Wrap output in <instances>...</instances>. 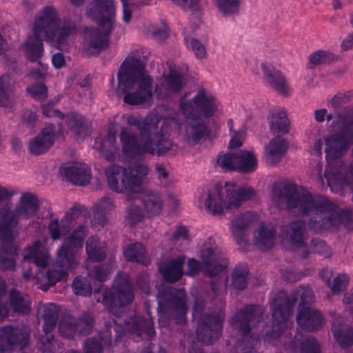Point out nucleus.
Returning a JSON list of instances; mask_svg holds the SVG:
<instances>
[{
	"instance_id": "nucleus-21",
	"label": "nucleus",
	"mask_w": 353,
	"mask_h": 353,
	"mask_svg": "<svg viewBox=\"0 0 353 353\" xmlns=\"http://www.w3.org/2000/svg\"><path fill=\"white\" fill-rule=\"evenodd\" d=\"M79 247H74L64 241L63 245L57 250L55 266L54 269L65 280L69 271L77 265L76 251Z\"/></svg>"
},
{
	"instance_id": "nucleus-50",
	"label": "nucleus",
	"mask_w": 353,
	"mask_h": 353,
	"mask_svg": "<svg viewBox=\"0 0 353 353\" xmlns=\"http://www.w3.org/2000/svg\"><path fill=\"white\" fill-rule=\"evenodd\" d=\"M123 168L118 165H112L105 169V173L108 186L115 192L119 188V183H121V178L124 176Z\"/></svg>"
},
{
	"instance_id": "nucleus-20",
	"label": "nucleus",
	"mask_w": 353,
	"mask_h": 353,
	"mask_svg": "<svg viewBox=\"0 0 353 353\" xmlns=\"http://www.w3.org/2000/svg\"><path fill=\"white\" fill-rule=\"evenodd\" d=\"M30 332L23 325L15 327L6 325L0 328V340L6 343L11 349H23L28 345Z\"/></svg>"
},
{
	"instance_id": "nucleus-48",
	"label": "nucleus",
	"mask_w": 353,
	"mask_h": 353,
	"mask_svg": "<svg viewBox=\"0 0 353 353\" xmlns=\"http://www.w3.org/2000/svg\"><path fill=\"white\" fill-rule=\"evenodd\" d=\"M94 324L95 316L93 312L90 311L83 312L79 318H77L76 326L78 335L85 336L91 334L94 330Z\"/></svg>"
},
{
	"instance_id": "nucleus-9",
	"label": "nucleus",
	"mask_w": 353,
	"mask_h": 353,
	"mask_svg": "<svg viewBox=\"0 0 353 353\" xmlns=\"http://www.w3.org/2000/svg\"><path fill=\"white\" fill-rule=\"evenodd\" d=\"M339 132L325 138L326 158L330 163H335L347 152L353 143V112L343 110L336 116Z\"/></svg>"
},
{
	"instance_id": "nucleus-26",
	"label": "nucleus",
	"mask_w": 353,
	"mask_h": 353,
	"mask_svg": "<svg viewBox=\"0 0 353 353\" xmlns=\"http://www.w3.org/2000/svg\"><path fill=\"white\" fill-rule=\"evenodd\" d=\"M54 139V126L52 124L48 125L37 137L30 141L29 152L34 155L43 154L53 145Z\"/></svg>"
},
{
	"instance_id": "nucleus-40",
	"label": "nucleus",
	"mask_w": 353,
	"mask_h": 353,
	"mask_svg": "<svg viewBox=\"0 0 353 353\" xmlns=\"http://www.w3.org/2000/svg\"><path fill=\"white\" fill-rule=\"evenodd\" d=\"M14 81L9 76L0 77V105L10 107L14 103Z\"/></svg>"
},
{
	"instance_id": "nucleus-22",
	"label": "nucleus",
	"mask_w": 353,
	"mask_h": 353,
	"mask_svg": "<svg viewBox=\"0 0 353 353\" xmlns=\"http://www.w3.org/2000/svg\"><path fill=\"white\" fill-rule=\"evenodd\" d=\"M60 172L68 181L77 185H85L91 179L90 168L81 163H64L60 168Z\"/></svg>"
},
{
	"instance_id": "nucleus-31",
	"label": "nucleus",
	"mask_w": 353,
	"mask_h": 353,
	"mask_svg": "<svg viewBox=\"0 0 353 353\" xmlns=\"http://www.w3.org/2000/svg\"><path fill=\"white\" fill-rule=\"evenodd\" d=\"M25 261H32L39 268H46L50 262L48 251L44 248L42 243L37 241L32 246L24 250Z\"/></svg>"
},
{
	"instance_id": "nucleus-54",
	"label": "nucleus",
	"mask_w": 353,
	"mask_h": 353,
	"mask_svg": "<svg viewBox=\"0 0 353 353\" xmlns=\"http://www.w3.org/2000/svg\"><path fill=\"white\" fill-rule=\"evenodd\" d=\"M130 173L131 177L132 178L134 183H135L138 190L143 183L145 176L150 172L149 168L143 163H137L128 169Z\"/></svg>"
},
{
	"instance_id": "nucleus-62",
	"label": "nucleus",
	"mask_w": 353,
	"mask_h": 353,
	"mask_svg": "<svg viewBox=\"0 0 353 353\" xmlns=\"http://www.w3.org/2000/svg\"><path fill=\"white\" fill-rule=\"evenodd\" d=\"M92 212L90 225L92 228L99 229L104 228L108 224L109 219L105 213L94 206L92 208Z\"/></svg>"
},
{
	"instance_id": "nucleus-49",
	"label": "nucleus",
	"mask_w": 353,
	"mask_h": 353,
	"mask_svg": "<svg viewBox=\"0 0 353 353\" xmlns=\"http://www.w3.org/2000/svg\"><path fill=\"white\" fill-rule=\"evenodd\" d=\"M116 135L110 132L101 143V151L108 160H113L119 154V147L116 143Z\"/></svg>"
},
{
	"instance_id": "nucleus-36",
	"label": "nucleus",
	"mask_w": 353,
	"mask_h": 353,
	"mask_svg": "<svg viewBox=\"0 0 353 353\" xmlns=\"http://www.w3.org/2000/svg\"><path fill=\"white\" fill-rule=\"evenodd\" d=\"M85 249L88 259L92 262L101 261L106 256V247L97 236L87 239Z\"/></svg>"
},
{
	"instance_id": "nucleus-24",
	"label": "nucleus",
	"mask_w": 353,
	"mask_h": 353,
	"mask_svg": "<svg viewBox=\"0 0 353 353\" xmlns=\"http://www.w3.org/2000/svg\"><path fill=\"white\" fill-rule=\"evenodd\" d=\"M296 322L303 330L314 332L320 330L324 324L323 315L312 307L299 308Z\"/></svg>"
},
{
	"instance_id": "nucleus-19",
	"label": "nucleus",
	"mask_w": 353,
	"mask_h": 353,
	"mask_svg": "<svg viewBox=\"0 0 353 353\" xmlns=\"http://www.w3.org/2000/svg\"><path fill=\"white\" fill-rule=\"evenodd\" d=\"M201 256L204 271L209 276H216L223 271L225 265L218 261L221 256V251L211 237L203 244Z\"/></svg>"
},
{
	"instance_id": "nucleus-64",
	"label": "nucleus",
	"mask_w": 353,
	"mask_h": 353,
	"mask_svg": "<svg viewBox=\"0 0 353 353\" xmlns=\"http://www.w3.org/2000/svg\"><path fill=\"white\" fill-rule=\"evenodd\" d=\"M348 282V276L346 274H339L333 279L332 283H329V287L334 294H337L346 289Z\"/></svg>"
},
{
	"instance_id": "nucleus-2",
	"label": "nucleus",
	"mask_w": 353,
	"mask_h": 353,
	"mask_svg": "<svg viewBox=\"0 0 353 353\" xmlns=\"http://www.w3.org/2000/svg\"><path fill=\"white\" fill-rule=\"evenodd\" d=\"M128 127L122 128L119 137L124 155L134 157L144 153L161 156L170 151L173 142L168 137L170 120L157 116L128 114L123 116Z\"/></svg>"
},
{
	"instance_id": "nucleus-51",
	"label": "nucleus",
	"mask_w": 353,
	"mask_h": 353,
	"mask_svg": "<svg viewBox=\"0 0 353 353\" xmlns=\"http://www.w3.org/2000/svg\"><path fill=\"white\" fill-rule=\"evenodd\" d=\"M76 321L77 318L74 316L70 315L63 316L58 326L59 334L63 337L73 339L76 334H78Z\"/></svg>"
},
{
	"instance_id": "nucleus-16",
	"label": "nucleus",
	"mask_w": 353,
	"mask_h": 353,
	"mask_svg": "<svg viewBox=\"0 0 353 353\" xmlns=\"http://www.w3.org/2000/svg\"><path fill=\"white\" fill-rule=\"evenodd\" d=\"M97 27L85 28L83 30V50L88 55L95 54L105 48L109 43V37L114 29L110 31L104 29L101 25Z\"/></svg>"
},
{
	"instance_id": "nucleus-15",
	"label": "nucleus",
	"mask_w": 353,
	"mask_h": 353,
	"mask_svg": "<svg viewBox=\"0 0 353 353\" xmlns=\"http://www.w3.org/2000/svg\"><path fill=\"white\" fill-rule=\"evenodd\" d=\"M15 228H6L5 234L0 232V268L4 270H13L16 267L17 247L14 244V240L18 236L19 232Z\"/></svg>"
},
{
	"instance_id": "nucleus-38",
	"label": "nucleus",
	"mask_w": 353,
	"mask_h": 353,
	"mask_svg": "<svg viewBox=\"0 0 353 353\" xmlns=\"http://www.w3.org/2000/svg\"><path fill=\"white\" fill-rule=\"evenodd\" d=\"M44 321L43 330L50 333L55 327L59 314V308L53 303L44 305L39 312Z\"/></svg>"
},
{
	"instance_id": "nucleus-8",
	"label": "nucleus",
	"mask_w": 353,
	"mask_h": 353,
	"mask_svg": "<svg viewBox=\"0 0 353 353\" xmlns=\"http://www.w3.org/2000/svg\"><path fill=\"white\" fill-rule=\"evenodd\" d=\"M93 298L117 317L121 316L123 308L130 304L134 299L128 276L124 273L119 274L111 288L95 290Z\"/></svg>"
},
{
	"instance_id": "nucleus-37",
	"label": "nucleus",
	"mask_w": 353,
	"mask_h": 353,
	"mask_svg": "<svg viewBox=\"0 0 353 353\" xmlns=\"http://www.w3.org/2000/svg\"><path fill=\"white\" fill-rule=\"evenodd\" d=\"M142 203L150 216L161 214L163 207L162 196L157 192H148L142 197Z\"/></svg>"
},
{
	"instance_id": "nucleus-27",
	"label": "nucleus",
	"mask_w": 353,
	"mask_h": 353,
	"mask_svg": "<svg viewBox=\"0 0 353 353\" xmlns=\"http://www.w3.org/2000/svg\"><path fill=\"white\" fill-rule=\"evenodd\" d=\"M262 70L267 82L276 92L282 96L288 95L290 87L286 77L280 70L266 64L262 65Z\"/></svg>"
},
{
	"instance_id": "nucleus-42",
	"label": "nucleus",
	"mask_w": 353,
	"mask_h": 353,
	"mask_svg": "<svg viewBox=\"0 0 353 353\" xmlns=\"http://www.w3.org/2000/svg\"><path fill=\"white\" fill-rule=\"evenodd\" d=\"M237 170L243 173H250L255 170L257 159L252 152L241 150L236 152Z\"/></svg>"
},
{
	"instance_id": "nucleus-32",
	"label": "nucleus",
	"mask_w": 353,
	"mask_h": 353,
	"mask_svg": "<svg viewBox=\"0 0 353 353\" xmlns=\"http://www.w3.org/2000/svg\"><path fill=\"white\" fill-rule=\"evenodd\" d=\"M185 85V80L176 65H170V71L168 76L162 79L160 85L157 86V91L162 92L163 90L168 92H176L180 90Z\"/></svg>"
},
{
	"instance_id": "nucleus-12",
	"label": "nucleus",
	"mask_w": 353,
	"mask_h": 353,
	"mask_svg": "<svg viewBox=\"0 0 353 353\" xmlns=\"http://www.w3.org/2000/svg\"><path fill=\"white\" fill-rule=\"evenodd\" d=\"M190 95V92H186L180 99V107L185 117H198V114L209 117L216 111L214 97L202 87L191 100H188Z\"/></svg>"
},
{
	"instance_id": "nucleus-45",
	"label": "nucleus",
	"mask_w": 353,
	"mask_h": 353,
	"mask_svg": "<svg viewBox=\"0 0 353 353\" xmlns=\"http://www.w3.org/2000/svg\"><path fill=\"white\" fill-rule=\"evenodd\" d=\"M88 216L89 213L83 205L75 204L67 210L64 216L61 219L65 224L63 228L69 227L72 230L75 226V223L81 219L88 218Z\"/></svg>"
},
{
	"instance_id": "nucleus-60",
	"label": "nucleus",
	"mask_w": 353,
	"mask_h": 353,
	"mask_svg": "<svg viewBox=\"0 0 353 353\" xmlns=\"http://www.w3.org/2000/svg\"><path fill=\"white\" fill-rule=\"evenodd\" d=\"M219 10L224 15H231L239 12L240 0H216Z\"/></svg>"
},
{
	"instance_id": "nucleus-55",
	"label": "nucleus",
	"mask_w": 353,
	"mask_h": 353,
	"mask_svg": "<svg viewBox=\"0 0 353 353\" xmlns=\"http://www.w3.org/2000/svg\"><path fill=\"white\" fill-rule=\"evenodd\" d=\"M39 340V349L43 353H59L61 349L60 344L56 341L50 333L45 332Z\"/></svg>"
},
{
	"instance_id": "nucleus-3",
	"label": "nucleus",
	"mask_w": 353,
	"mask_h": 353,
	"mask_svg": "<svg viewBox=\"0 0 353 353\" xmlns=\"http://www.w3.org/2000/svg\"><path fill=\"white\" fill-rule=\"evenodd\" d=\"M72 23H61L57 11L53 6H46L34 17L33 36L28 38L25 51L28 59L37 61L43 54V40L52 43L63 45L69 36L75 32Z\"/></svg>"
},
{
	"instance_id": "nucleus-47",
	"label": "nucleus",
	"mask_w": 353,
	"mask_h": 353,
	"mask_svg": "<svg viewBox=\"0 0 353 353\" xmlns=\"http://www.w3.org/2000/svg\"><path fill=\"white\" fill-rule=\"evenodd\" d=\"M125 259L128 261L137 262L146 264L148 259L145 256V250L140 243H136L128 246L123 250Z\"/></svg>"
},
{
	"instance_id": "nucleus-7",
	"label": "nucleus",
	"mask_w": 353,
	"mask_h": 353,
	"mask_svg": "<svg viewBox=\"0 0 353 353\" xmlns=\"http://www.w3.org/2000/svg\"><path fill=\"white\" fill-rule=\"evenodd\" d=\"M256 191L251 187H240L235 183L226 182L223 186L216 184L210 189L205 202L206 210L214 215H221L226 209L240 207L244 201L254 198Z\"/></svg>"
},
{
	"instance_id": "nucleus-11",
	"label": "nucleus",
	"mask_w": 353,
	"mask_h": 353,
	"mask_svg": "<svg viewBox=\"0 0 353 353\" xmlns=\"http://www.w3.org/2000/svg\"><path fill=\"white\" fill-rule=\"evenodd\" d=\"M85 15L97 25L110 31L115 27L116 6L113 0H88Z\"/></svg>"
},
{
	"instance_id": "nucleus-13",
	"label": "nucleus",
	"mask_w": 353,
	"mask_h": 353,
	"mask_svg": "<svg viewBox=\"0 0 353 353\" xmlns=\"http://www.w3.org/2000/svg\"><path fill=\"white\" fill-rule=\"evenodd\" d=\"M159 307L164 313L179 318L185 314V292L183 288L163 287L158 293Z\"/></svg>"
},
{
	"instance_id": "nucleus-53",
	"label": "nucleus",
	"mask_w": 353,
	"mask_h": 353,
	"mask_svg": "<svg viewBox=\"0 0 353 353\" xmlns=\"http://www.w3.org/2000/svg\"><path fill=\"white\" fill-rule=\"evenodd\" d=\"M63 221L59 219H52L48 223L49 234L54 241L60 239L69 233L71 229L69 227L63 228Z\"/></svg>"
},
{
	"instance_id": "nucleus-23",
	"label": "nucleus",
	"mask_w": 353,
	"mask_h": 353,
	"mask_svg": "<svg viewBox=\"0 0 353 353\" xmlns=\"http://www.w3.org/2000/svg\"><path fill=\"white\" fill-rule=\"evenodd\" d=\"M13 195L12 191L0 186V232L5 234L6 228H16V214L10 210L9 200Z\"/></svg>"
},
{
	"instance_id": "nucleus-6",
	"label": "nucleus",
	"mask_w": 353,
	"mask_h": 353,
	"mask_svg": "<svg viewBox=\"0 0 353 353\" xmlns=\"http://www.w3.org/2000/svg\"><path fill=\"white\" fill-rule=\"evenodd\" d=\"M116 333V337H120L125 330L141 336L142 333L148 336L154 334L153 323L151 319H146L142 316H134L125 321V326L121 322L112 319L105 322V330L99 334L88 338L83 346L84 353H103V346L108 345L112 341V331Z\"/></svg>"
},
{
	"instance_id": "nucleus-35",
	"label": "nucleus",
	"mask_w": 353,
	"mask_h": 353,
	"mask_svg": "<svg viewBox=\"0 0 353 353\" xmlns=\"http://www.w3.org/2000/svg\"><path fill=\"white\" fill-rule=\"evenodd\" d=\"M184 261L183 256L169 261L162 268L163 278L169 282H176L179 280L184 274L183 269Z\"/></svg>"
},
{
	"instance_id": "nucleus-18",
	"label": "nucleus",
	"mask_w": 353,
	"mask_h": 353,
	"mask_svg": "<svg viewBox=\"0 0 353 353\" xmlns=\"http://www.w3.org/2000/svg\"><path fill=\"white\" fill-rule=\"evenodd\" d=\"M324 176L331 189L338 191L345 184H353V165L347 170L341 161H336L326 168Z\"/></svg>"
},
{
	"instance_id": "nucleus-52",
	"label": "nucleus",
	"mask_w": 353,
	"mask_h": 353,
	"mask_svg": "<svg viewBox=\"0 0 353 353\" xmlns=\"http://www.w3.org/2000/svg\"><path fill=\"white\" fill-rule=\"evenodd\" d=\"M37 277L41 288L43 290H47L49 287L54 285L58 281L65 280L55 269L49 270L45 274H38Z\"/></svg>"
},
{
	"instance_id": "nucleus-63",
	"label": "nucleus",
	"mask_w": 353,
	"mask_h": 353,
	"mask_svg": "<svg viewBox=\"0 0 353 353\" xmlns=\"http://www.w3.org/2000/svg\"><path fill=\"white\" fill-rule=\"evenodd\" d=\"M311 249L314 253L324 258H329L332 254V249L324 241L319 239H314L311 241Z\"/></svg>"
},
{
	"instance_id": "nucleus-41",
	"label": "nucleus",
	"mask_w": 353,
	"mask_h": 353,
	"mask_svg": "<svg viewBox=\"0 0 353 353\" xmlns=\"http://www.w3.org/2000/svg\"><path fill=\"white\" fill-rule=\"evenodd\" d=\"M290 122L284 111H278L272 114L270 119V128L274 133L284 135L290 131Z\"/></svg>"
},
{
	"instance_id": "nucleus-14",
	"label": "nucleus",
	"mask_w": 353,
	"mask_h": 353,
	"mask_svg": "<svg viewBox=\"0 0 353 353\" xmlns=\"http://www.w3.org/2000/svg\"><path fill=\"white\" fill-rule=\"evenodd\" d=\"M223 319L222 313L203 316L196 330L198 341L210 345L218 340L222 334Z\"/></svg>"
},
{
	"instance_id": "nucleus-46",
	"label": "nucleus",
	"mask_w": 353,
	"mask_h": 353,
	"mask_svg": "<svg viewBox=\"0 0 353 353\" xmlns=\"http://www.w3.org/2000/svg\"><path fill=\"white\" fill-rule=\"evenodd\" d=\"M10 304L14 312L28 314L30 311L28 296L14 289L10 292Z\"/></svg>"
},
{
	"instance_id": "nucleus-33",
	"label": "nucleus",
	"mask_w": 353,
	"mask_h": 353,
	"mask_svg": "<svg viewBox=\"0 0 353 353\" xmlns=\"http://www.w3.org/2000/svg\"><path fill=\"white\" fill-rule=\"evenodd\" d=\"M39 208V202L37 196L30 193H26L22 194L20 202L13 212L16 214L18 221L19 217L28 219L34 216Z\"/></svg>"
},
{
	"instance_id": "nucleus-57",
	"label": "nucleus",
	"mask_w": 353,
	"mask_h": 353,
	"mask_svg": "<svg viewBox=\"0 0 353 353\" xmlns=\"http://www.w3.org/2000/svg\"><path fill=\"white\" fill-rule=\"evenodd\" d=\"M124 176L121 178V183H119V188L117 193L136 194L139 190L131 177L129 170L126 168H123Z\"/></svg>"
},
{
	"instance_id": "nucleus-25",
	"label": "nucleus",
	"mask_w": 353,
	"mask_h": 353,
	"mask_svg": "<svg viewBox=\"0 0 353 353\" xmlns=\"http://www.w3.org/2000/svg\"><path fill=\"white\" fill-rule=\"evenodd\" d=\"M181 134L185 141L191 145L197 144L206 134V125L199 117H185Z\"/></svg>"
},
{
	"instance_id": "nucleus-59",
	"label": "nucleus",
	"mask_w": 353,
	"mask_h": 353,
	"mask_svg": "<svg viewBox=\"0 0 353 353\" xmlns=\"http://www.w3.org/2000/svg\"><path fill=\"white\" fill-rule=\"evenodd\" d=\"M217 164L225 171L237 170L236 153L219 154Z\"/></svg>"
},
{
	"instance_id": "nucleus-34",
	"label": "nucleus",
	"mask_w": 353,
	"mask_h": 353,
	"mask_svg": "<svg viewBox=\"0 0 353 353\" xmlns=\"http://www.w3.org/2000/svg\"><path fill=\"white\" fill-rule=\"evenodd\" d=\"M69 130L78 138H84L90 133V122L83 116L71 112L66 116Z\"/></svg>"
},
{
	"instance_id": "nucleus-39",
	"label": "nucleus",
	"mask_w": 353,
	"mask_h": 353,
	"mask_svg": "<svg viewBox=\"0 0 353 353\" xmlns=\"http://www.w3.org/2000/svg\"><path fill=\"white\" fill-rule=\"evenodd\" d=\"M281 292L284 293L288 299H294L295 301H296V300H297L296 296H299L301 299L299 308H303V307H310L309 305L311 304L314 300V294L312 290L307 286L299 287L297 288V290L295 291V292L292 293L290 296H288L285 292L281 291L276 294L272 303H271V310L272 311V305L274 304L275 299L276 298L277 295ZM294 303H296V302H294ZM294 304L295 303H294L292 307L291 314L290 315V317L292 314V310H293V307H294Z\"/></svg>"
},
{
	"instance_id": "nucleus-30",
	"label": "nucleus",
	"mask_w": 353,
	"mask_h": 353,
	"mask_svg": "<svg viewBox=\"0 0 353 353\" xmlns=\"http://www.w3.org/2000/svg\"><path fill=\"white\" fill-rule=\"evenodd\" d=\"M256 219V216L250 212H246L236 216L232 221V232L239 243H247V229Z\"/></svg>"
},
{
	"instance_id": "nucleus-61",
	"label": "nucleus",
	"mask_w": 353,
	"mask_h": 353,
	"mask_svg": "<svg viewBox=\"0 0 353 353\" xmlns=\"http://www.w3.org/2000/svg\"><path fill=\"white\" fill-rule=\"evenodd\" d=\"M334 59V55L328 52L323 50H318L310 56L309 64L310 68L315 65L330 63Z\"/></svg>"
},
{
	"instance_id": "nucleus-58",
	"label": "nucleus",
	"mask_w": 353,
	"mask_h": 353,
	"mask_svg": "<svg viewBox=\"0 0 353 353\" xmlns=\"http://www.w3.org/2000/svg\"><path fill=\"white\" fill-rule=\"evenodd\" d=\"M247 268H236L232 274V285L238 290H243L247 286Z\"/></svg>"
},
{
	"instance_id": "nucleus-4",
	"label": "nucleus",
	"mask_w": 353,
	"mask_h": 353,
	"mask_svg": "<svg viewBox=\"0 0 353 353\" xmlns=\"http://www.w3.org/2000/svg\"><path fill=\"white\" fill-rule=\"evenodd\" d=\"M145 57L132 52L121 65L118 73V94L125 93L124 102L130 105H145L152 101V80L145 72Z\"/></svg>"
},
{
	"instance_id": "nucleus-10",
	"label": "nucleus",
	"mask_w": 353,
	"mask_h": 353,
	"mask_svg": "<svg viewBox=\"0 0 353 353\" xmlns=\"http://www.w3.org/2000/svg\"><path fill=\"white\" fill-rule=\"evenodd\" d=\"M264 308L259 305H247L240 308L230 321L231 326L242 334L248 341L254 339L250 335L263 320Z\"/></svg>"
},
{
	"instance_id": "nucleus-44",
	"label": "nucleus",
	"mask_w": 353,
	"mask_h": 353,
	"mask_svg": "<svg viewBox=\"0 0 353 353\" xmlns=\"http://www.w3.org/2000/svg\"><path fill=\"white\" fill-rule=\"evenodd\" d=\"M87 219H81L76 223L75 226L73 228V231L64 241L69 243L74 247L81 248L85 236L88 231Z\"/></svg>"
},
{
	"instance_id": "nucleus-17",
	"label": "nucleus",
	"mask_w": 353,
	"mask_h": 353,
	"mask_svg": "<svg viewBox=\"0 0 353 353\" xmlns=\"http://www.w3.org/2000/svg\"><path fill=\"white\" fill-rule=\"evenodd\" d=\"M283 244L289 250H295L305 246L307 238L305 221L296 220L283 225L281 230Z\"/></svg>"
},
{
	"instance_id": "nucleus-5",
	"label": "nucleus",
	"mask_w": 353,
	"mask_h": 353,
	"mask_svg": "<svg viewBox=\"0 0 353 353\" xmlns=\"http://www.w3.org/2000/svg\"><path fill=\"white\" fill-rule=\"evenodd\" d=\"M294 302V299H288L283 292L277 295L272 305V330L267 332L266 336L270 339L279 340L286 350L292 352L301 347V353H319V345L315 339L308 338L303 341L299 333L292 339L289 331L293 325L290 315Z\"/></svg>"
},
{
	"instance_id": "nucleus-29",
	"label": "nucleus",
	"mask_w": 353,
	"mask_h": 353,
	"mask_svg": "<svg viewBox=\"0 0 353 353\" xmlns=\"http://www.w3.org/2000/svg\"><path fill=\"white\" fill-rule=\"evenodd\" d=\"M276 237V228L272 225L263 223L254 232V244L259 250L266 251L274 245Z\"/></svg>"
},
{
	"instance_id": "nucleus-56",
	"label": "nucleus",
	"mask_w": 353,
	"mask_h": 353,
	"mask_svg": "<svg viewBox=\"0 0 353 353\" xmlns=\"http://www.w3.org/2000/svg\"><path fill=\"white\" fill-rule=\"evenodd\" d=\"M72 290L75 294L90 296L92 294V286L86 277L77 276L72 282Z\"/></svg>"
},
{
	"instance_id": "nucleus-28",
	"label": "nucleus",
	"mask_w": 353,
	"mask_h": 353,
	"mask_svg": "<svg viewBox=\"0 0 353 353\" xmlns=\"http://www.w3.org/2000/svg\"><path fill=\"white\" fill-rule=\"evenodd\" d=\"M334 316L332 320V330L334 338L341 347L345 348L353 345V327L345 323L343 318L336 316L335 312H330Z\"/></svg>"
},
{
	"instance_id": "nucleus-1",
	"label": "nucleus",
	"mask_w": 353,
	"mask_h": 353,
	"mask_svg": "<svg viewBox=\"0 0 353 353\" xmlns=\"http://www.w3.org/2000/svg\"><path fill=\"white\" fill-rule=\"evenodd\" d=\"M272 201L280 209L299 216H307L310 231L317 234L337 232L341 225L353 230V214L341 208L336 203L321 195L313 196L295 183L283 181L272 186Z\"/></svg>"
},
{
	"instance_id": "nucleus-43",
	"label": "nucleus",
	"mask_w": 353,
	"mask_h": 353,
	"mask_svg": "<svg viewBox=\"0 0 353 353\" xmlns=\"http://www.w3.org/2000/svg\"><path fill=\"white\" fill-rule=\"evenodd\" d=\"M286 150L287 143L284 139L280 136L273 139L265 148L270 163L279 161Z\"/></svg>"
}]
</instances>
